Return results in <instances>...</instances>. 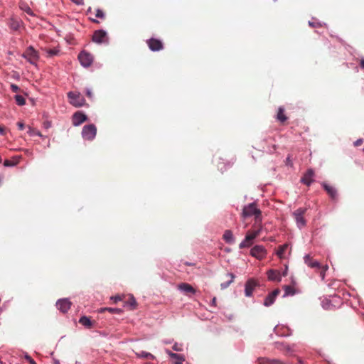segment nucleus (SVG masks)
<instances>
[{
    "instance_id": "obj_1",
    "label": "nucleus",
    "mask_w": 364,
    "mask_h": 364,
    "mask_svg": "<svg viewBox=\"0 0 364 364\" xmlns=\"http://www.w3.org/2000/svg\"><path fill=\"white\" fill-rule=\"evenodd\" d=\"M242 216L243 218L255 216L256 223H260L262 221L261 210L257 208V204L255 202L244 206L242 212Z\"/></svg>"
},
{
    "instance_id": "obj_2",
    "label": "nucleus",
    "mask_w": 364,
    "mask_h": 364,
    "mask_svg": "<svg viewBox=\"0 0 364 364\" xmlns=\"http://www.w3.org/2000/svg\"><path fill=\"white\" fill-rule=\"evenodd\" d=\"M262 231V227H259L257 230H249L245 239L240 243L239 247L240 249L249 247L252 245L253 240L259 235Z\"/></svg>"
},
{
    "instance_id": "obj_3",
    "label": "nucleus",
    "mask_w": 364,
    "mask_h": 364,
    "mask_svg": "<svg viewBox=\"0 0 364 364\" xmlns=\"http://www.w3.org/2000/svg\"><path fill=\"white\" fill-rule=\"evenodd\" d=\"M22 57L26 59L31 64L36 65L39 58L38 52L32 46H29L22 54Z\"/></svg>"
},
{
    "instance_id": "obj_4",
    "label": "nucleus",
    "mask_w": 364,
    "mask_h": 364,
    "mask_svg": "<svg viewBox=\"0 0 364 364\" xmlns=\"http://www.w3.org/2000/svg\"><path fill=\"white\" fill-rule=\"evenodd\" d=\"M97 134V128L94 124L85 125L82 130V136L85 140L91 141L95 139Z\"/></svg>"
},
{
    "instance_id": "obj_5",
    "label": "nucleus",
    "mask_w": 364,
    "mask_h": 364,
    "mask_svg": "<svg viewBox=\"0 0 364 364\" xmlns=\"http://www.w3.org/2000/svg\"><path fill=\"white\" fill-rule=\"evenodd\" d=\"M68 97L70 104L76 107H82L85 104V100L79 92H69Z\"/></svg>"
},
{
    "instance_id": "obj_6",
    "label": "nucleus",
    "mask_w": 364,
    "mask_h": 364,
    "mask_svg": "<svg viewBox=\"0 0 364 364\" xmlns=\"http://www.w3.org/2000/svg\"><path fill=\"white\" fill-rule=\"evenodd\" d=\"M92 41L98 44L107 43L109 41V38L105 31L97 30L95 31L92 36Z\"/></svg>"
},
{
    "instance_id": "obj_7",
    "label": "nucleus",
    "mask_w": 364,
    "mask_h": 364,
    "mask_svg": "<svg viewBox=\"0 0 364 364\" xmlns=\"http://www.w3.org/2000/svg\"><path fill=\"white\" fill-rule=\"evenodd\" d=\"M78 60L82 66L88 68L93 62V57L90 53L86 51H82L78 55Z\"/></svg>"
},
{
    "instance_id": "obj_8",
    "label": "nucleus",
    "mask_w": 364,
    "mask_h": 364,
    "mask_svg": "<svg viewBox=\"0 0 364 364\" xmlns=\"http://www.w3.org/2000/svg\"><path fill=\"white\" fill-rule=\"evenodd\" d=\"M250 255L261 260L264 259L267 255V250L262 245H255L250 250Z\"/></svg>"
},
{
    "instance_id": "obj_9",
    "label": "nucleus",
    "mask_w": 364,
    "mask_h": 364,
    "mask_svg": "<svg viewBox=\"0 0 364 364\" xmlns=\"http://www.w3.org/2000/svg\"><path fill=\"white\" fill-rule=\"evenodd\" d=\"M279 293L280 290L279 289H276L269 293L264 299L263 303L264 306L267 307L272 306L274 303L276 298L279 294Z\"/></svg>"
},
{
    "instance_id": "obj_10",
    "label": "nucleus",
    "mask_w": 364,
    "mask_h": 364,
    "mask_svg": "<svg viewBox=\"0 0 364 364\" xmlns=\"http://www.w3.org/2000/svg\"><path fill=\"white\" fill-rule=\"evenodd\" d=\"M72 303L68 299H60L56 302L57 308L63 313H66L70 309Z\"/></svg>"
},
{
    "instance_id": "obj_11",
    "label": "nucleus",
    "mask_w": 364,
    "mask_h": 364,
    "mask_svg": "<svg viewBox=\"0 0 364 364\" xmlns=\"http://www.w3.org/2000/svg\"><path fill=\"white\" fill-rule=\"evenodd\" d=\"M146 43L149 49L152 51H159L163 49V43L160 40L150 38Z\"/></svg>"
},
{
    "instance_id": "obj_12",
    "label": "nucleus",
    "mask_w": 364,
    "mask_h": 364,
    "mask_svg": "<svg viewBox=\"0 0 364 364\" xmlns=\"http://www.w3.org/2000/svg\"><path fill=\"white\" fill-rule=\"evenodd\" d=\"M267 276L269 281L280 282L282 281V274L281 272L276 269H269L267 272Z\"/></svg>"
},
{
    "instance_id": "obj_13",
    "label": "nucleus",
    "mask_w": 364,
    "mask_h": 364,
    "mask_svg": "<svg viewBox=\"0 0 364 364\" xmlns=\"http://www.w3.org/2000/svg\"><path fill=\"white\" fill-rule=\"evenodd\" d=\"M86 120V115L80 112H75L73 116V124L75 127L80 125Z\"/></svg>"
},
{
    "instance_id": "obj_14",
    "label": "nucleus",
    "mask_w": 364,
    "mask_h": 364,
    "mask_svg": "<svg viewBox=\"0 0 364 364\" xmlns=\"http://www.w3.org/2000/svg\"><path fill=\"white\" fill-rule=\"evenodd\" d=\"M303 213L304 211L301 209H298L293 213L296 225L299 228L305 225V220L303 218Z\"/></svg>"
},
{
    "instance_id": "obj_15",
    "label": "nucleus",
    "mask_w": 364,
    "mask_h": 364,
    "mask_svg": "<svg viewBox=\"0 0 364 364\" xmlns=\"http://www.w3.org/2000/svg\"><path fill=\"white\" fill-rule=\"evenodd\" d=\"M257 286V283L253 279H249L245 287V294L246 296H251L253 291L255 290V287Z\"/></svg>"
},
{
    "instance_id": "obj_16",
    "label": "nucleus",
    "mask_w": 364,
    "mask_h": 364,
    "mask_svg": "<svg viewBox=\"0 0 364 364\" xmlns=\"http://www.w3.org/2000/svg\"><path fill=\"white\" fill-rule=\"evenodd\" d=\"M323 186L325 191H326V193H328V195L329 196V197L332 200L337 199V196H338L337 190L333 186H331L329 184L324 183L323 184Z\"/></svg>"
},
{
    "instance_id": "obj_17",
    "label": "nucleus",
    "mask_w": 364,
    "mask_h": 364,
    "mask_svg": "<svg viewBox=\"0 0 364 364\" xmlns=\"http://www.w3.org/2000/svg\"><path fill=\"white\" fill-rule=\"evenodd\" d=\"M165 352L170 356V358L175 360L174 364H182L185 360V358L182 355L173 353L168 349H165Z\"/></svg>"
},
{
    "instance_id": "obj_18",
    "label": "nucleus",
    "mask_w": 364,
    "mask_h": 364,
    "mask_svg": "<svg viewBox=\"0 0 364 364\" xmlns=\"http://www.w3.org/2000/svg\"><path fill=\"white\" fill-rule=\"evenodd\" d=\"M314 174V171L311 169L308 170L304 176L301 178V182L306 184V186H310L313 181Z\"/></svg>"
},
{
    "instance_id": "obj_19",
    "label": "nucleus",
    "mask_w": 364,
    "mask_h": 364,
    "mask_svg": "<svg viewBox=\"0 0 364 364\" xmlns=\"http://www.w3.org/2000/svg\"><path fill=\"white\" fill-rule=\"evenodd\" d=\"M223 240L228 244H232L235 242V237L231 230H227L224 232Z\"/></svg>"
},
{
    "instance_id": "obj_20",
    "label": "nucleus",
    "mask_w": 364,
    "mask_h": 364,
    "mask_svg": "<svg viewBox=\"0 0 364 364\" xmlns=\"http://www.w3.org/2000/svg\"><path fill=\"white\" fill-rule=\"evenodd\" d=\"M178 289L186 293L195 294L196 292L195 289L192 287V286L187 283L180 284L178 285Z\"/></svg>"
},
{
    "instance_id": "obj_21",
    "label": "nucleus",
    "mask_w": 364,
    "mask_h": 364,
    "mask_svg": "<svg viewBox=\"0 0 364 364\" xmlns=\"http://www.w3.org/2000/svg\"><path fill=\"white\" fill-rule=\"evenodd\" d=\"M283 289L284 291V294L283 295V297H287L289 296H294L296 294L297 291L294 287L284 285L283 287Z\"/></svg>"
},
{
    "instance_id": "obj_22",
    "label": "nucleus",
    "mask_w": 364,
    "mask_h": 364,
    "mask_svg": "<svg viewBox=\"0 0 364 364\" xmlns=\"http://www.w3.org/2000/svg\"><path fill=\"white\" fill-rule=\"evenodd\" d=\"M304 259L305 264L311 268L318 267V262L316 260L313 261L310 255H306L304 257Z\"/></svg>"
},
{
    "instance_id": "obj_23",
    "label": "nucleus",
    "mask_w": 364,
    "mask_h": 364,
    "mask_svg": "<svg viewBox=\"0 0 364 364\" xmlns=\"http://www.w3.org/2000/svg\"><path fill=\"white\" fill-rule=\"evenodd\" d=\"M19 8H20L21 10H22L24 12H26L29 16H34V14H33V11L31 10L30 6L26 3L21 2L19 4Z\"/></svg>"
},
{
    "instance_id": "obj_24",
    "label": "nucleus",
    "mask_w": 364,
    "mask_h": 364,
    "mask_svg": "<svg viewBox=\"0 0 364 364\" xmlns=\"http://www.w3.org/2000/svg\"><path fill=\"white\" fill-rule=\"evenodd\" d=\"M79 323L80 324H82V326H84L85 327L88 328H90L92 326V323L91 320L90 319V318H88L87 316H82L80 318Z\"/></svg>"
},
{
    "instance_id": "obj_25",
    "label": "nucleus",
    "mask_w": 364,
    "mask_h": 364,
    "mask_svg": "<svg viewBox=\"0 0 364 364\" xmlns=\"http://www.w3.org/2000/svg\"><path fill=\"white\" fill-rule=\"evenodd\" d=\"M288 244H284L279 247L276 254L280 259H283L285 257V252L288 248Z\"/></svg>"
},
{
    "instance_id": "obj_26",
    "label": "nucleus",
    "mask_w": 364,
    "mask_h": 364,
    "mask_svg": "<svg viewBox=\"0 0 364 364\" xmlns=\"http://www.w3.org/2000/svg\"><path fill=\"white\" fill-rule=\"evenodd\" d=\"M333 300L328 299H324L322 301V306L323 309L326 310H331L333 308H335V305L332 304Z\"/></svg>"
},
{
    "instance_id": "obj_27",
    "label": "nucleus",
    "mask_w": 364,
    "mask_h": 364,
    "mask_svg": "<svg viewBox=\"0 0 364 364\" xmlns=\"http://www.w3.org/2000/svg\"><path fill=\"white\" fill-rule=\"evenodd\" d=\"M136 355L137 358H149L152 360L155 359V356L153 354L146 351L136 353Z\"/></svg>"
},
{
    "instance_id": "obj_28",
    "label": "nucleus",
    "mask_w": 364,
    "mask_h": 364,
    "mask_svg": "<svg viewBox=\"0 0 364 364\" xmlns=\"http://www.w3.org/2000/svg\"><path fill=\"white\" fill-rule=\"evenodd\" d=\"M284 109L283 107H280L278 109V112L277 115V119L281 122H284L287 120V117L284 114Z\"/></svg>"
},
{
    "instance_id": "obj_29",
    "label": "nucleus",
    "mask_w": 364,
    "mask_h": 364,
    "mask_svg": "<svg viewBox=\"0 0 364 364\" xmlns=\"http://www.w3.org/2000/svg\"><path fill=\"white\" fill-rule=\"evenodd\" d=\"M228 276L230 277V280H229V281H228V282H223V283H222V284H220V287H221V289H225L228 288V287L230 286V284L231 283H232V282H233V281H234L235 276H234V274H232V273H228Z\"/></svg>"
},
{
    "instance_id": "obj_30",
    "label": "nucleus",
    "mask_w": 364,
    "mask_h": 364,
    "mask_svg": "<svg viewBox=\"0 0 364 364\" xmlns=\"http://www.w3.org/2000/svg\"><path fill=\"white\" fill-rule=\"evenodd\" d=\"M45 51L46 52L47 55L48 57H53L55 55H58L60 52V50L58 48H54L51 49H45Z\"/></svg>"
},
{
    "instance_id": "obj_31",
    "label": "nucleus",
    "mask_w": 364,
    "mask_h": 364,
    "mask_svg": "<svg viewBox=\"0 0 364 364\" xmlns=\"http://www.w3.org/2000/svg\"><path fill=\"white\" fill-rule=\"evenodd\" d=\"M136 301L135 299L132 296L128 301L125 303L124 306H129L130 309H134L136 308Z\"/></svg>"
},
{
    "instance_id": "obj_32",
    "label": "nucleus",
    "mask_w": 364,
    "mask_h": 364,
    "mask_svg": "<svg viewBox=\"0 0 364 364\" xmlns=\"http://www.w3.org/2000/svg\"><path fill=\"white\" fill-rule=\"evenodd\" d=\"M28 134L30 136H38L40 137H43V135L41 134V133L38 130L33 129L31 127H28Z\"/></svg>"
},
{
    "instance_id": "obj_33",
    "label": "nucleus",
    "mask_w": 364,
    "mask_h": 364,
    "mask_svg": "<svg viewBox=\"0 0 364 364\" xmlns=\"http://www.w3.org/2000/svg\"><path fill=\"white\" fill-rule=\"evenodd\" d=\"M15 100H16V104L19 106L24 105L26 103V100H25L24 97L19 95H16L15 96Z\"/></svg>"
},
{
    "instance_id": "obj_34",
    "label": "nucleus",
    "mask_w": 364,
    "mask_h": 364,
    "mask_svg": "<svg viewBox=\"0 0 364 364\" xmlns=\"http://www.w3.org/2000/svg\"><path fill=\"white\" fill-rule=\"evenodd\" d=\"M10 28L13 30H17L19 28V22L14 19H11Z\"/></svg>"
},
{
    "instance_id": "obj_35",
    "label": "nucleus",
    "mask_w": 364,
    "mask_h": 364,
    "mask_svg": "<svg viewBox=\"0 0 364 364\" xmlns=\"http://www.w3.org/2000/svg\"><path fill=\"white\" fill-rule=\"evenodd\" d=\"M173 350L175 351H182V345L175 343L174 345L173 346Z\"/></svg>"
},
{
    "instance_id": "obj_36",
    "label": "nucleus",
    "mask_w": 364,
    "mask_h": 364,
    "mask_svg": "<svg viewBox=\"0 0 364 364\" xmlns=\"http://www.w3.org/2000/svg\"><path fill=\"white\" fill-rule=\"evenodd\" d=\"M97 18H103L105 17V14L101 9H97L96 10V14Z\"/></svg>"
},
{
    "instance_id": "obj_37",
    "label": "nucleus",
    "mask_w": 364,
    "mask_h": 364,
    "mask_svg": "<svg viewBox=\"0 0 364 364\" xmlns=\"http://www.w3.org/2000/svg\"><path fill=\"white\" fill-rule=\"evenodd\" d=\"M16 163H12L9 160H5L4 161V165L5 166H15Z\"/></svg>"
},
{
    "instance_id": "obj_38",
    "label": "nucleus",
    "mask_w": 364,
    "mask_h": 364,
    "mask_svg": "<svg viewBox=\"0 0 364 364\" xmlns=\"http://www.w3.org/2000/svg\"><path fill=\"white\" fill-rule=\"evenodd\" d=\"M51 127V122L49 121H46L43 123V127L45 129H49Z\"/></svg>"
},
{
    "instance_id": "obj_39",
    "label": "nucleus",
    "mask_w": 364,
    "mask_h": 364,
    "mask_svg": "<svg viewBox=\"0 0 364 364\" xmlns=\"http://www.w3.org/2000/svg\"><path fill=\"white\" fill-rule=\"evenodd\" d=\"M287 273H288V267H287V265H286L284 270L282 272H281L282 277H286L287 275Z\"/></svg>"
},
{
    "instance_id": "obj_40",
    "label": "nucleus",
    "mask_w": 364,
    "mask_h": 364,
    "mask_svg": "<svg viewBox=\"0 0 364 364\" xmlns=\"http://www.w3.org/2000/svg\"><path fill=\"white\" fill-rule=\"evenodd\" d=\"M17 126H18V129H19L20 130L23 129H24V127H25L24 124H23V122H18L17 123Z\"/></svg>"
},
{
    "instance_id": "obj_41",
    "label": "nucleus",
    "mask_w": 364,
    "mask_h": 364,
    "mask_svg": "<svg viewBox=\"0 0 364 364\" xmlns=\"http://www.w3.org/2000/svg\"><path fill=\"white\" fill-rule=\"evenodd\" d=\"M111 299H112L114 302H117V301H120L122 299H121L120 296H112Z\"/></svg>"
},
{
    "instance_id": "obj_42",
    "label": "nucleus",
    "mask_w": 364,
    "mask_h": 364,
    "mask_svg": "<svg viewBox=\"0 0 364 364\" xmlns=\"http://www.w3.org/2000/svg\"><path fill=\"white\" fill-rule=\"evenodd\" d=\"M11 88L13 92H18V89H19L16 85H14V84L11 85Z\"/></svg>"
},
{
    "instance_id": "obj_43",
    "label": "nucleus",
    "mask_w": 364,
    "mask_h": 364,
    "mask_svg": "<svg viewBox=\"0 0 364 364\" xmlns=\"http://www.w3.org/2000/svg\"><path fill=\"white\" fill-rule=\"evenodd\" d=\"M26 359L28 360L31 364H36V362L29 355H26Z\"/></svg>"
},
{
    "instance_id": "obj_44",
    "label": "nucleus",
    "mask_w": 364,
    "mask_h": 364,
    "mask_svg": "<svg viewBox=\"0 0 364 364\" xmlns=\"http://www.w3.org/2000/svg\"><path fill=\"white\" fill-rule=\"evenodd\" d=\"M318 23L317 22H315V21H309V25L311 26V27H316Z\"/></svg>"
},
{
    "instance_id": "obj_45",
    "label": "nucleus",
    "mask_w": 364,
    "mask_h": 364,
    "mask_svg": "<svg viewBox=\"0 0 364 364\" xmlns=\"http://www.w3.org/2000/svg\"><path fill=\"white\" fill-rule=\"evenodd\" d=\"M107 310L109 311L111 313L119 312L120 311V310L118 309H112V308H108V309H107Z\"/></svg>"
},
{
    "instance_id": "obj_46",
    "label": "nucleus",
    "mask_w": 364,
    "mask_h": 364,
    "mask_svg": "<svg viewBox=\"0 0 364 364\" xmlns=\"http://www.w3.org/2000/svg\"><path fill=\"white\" fill-rule=\"evenodd\" d=\"M86 95H87V97H89L90 98H92V91L90 89H87L86 90Z\"/></svg>"
},
{
    "instance_id": "obj_47",
    "label": "nucleus",
    "mask_w": 364,
    "mask_h": 364,
    "mask_svg": "<svg viewBox=\"0 0 364 364\" xmlns=\"http://www.w3.org/2000/svg\"><path fill=\"white\" fill-rule=\"evenodd\" d=\"M73 2H75L77 5H80L82 4V1L81 0H72Z\"/></svg>"
},
{
    "instance_id": "obj_48",
    "label": "nucleus",
    "mask_w": 364,
    "mask_h": 364,
    "mask_svg": "<svg viewBox=\"0 0 364 364\" xmlns=\"http://www.w3.org/2000/svg\"><path fill=\"white\" fill-rule=\"evenodd\" d=\"M211 304L213 306H215L216 305V298L215 297L213 298L212 301H211Z\"/></svg>"
},
{
    "instance_id": "obj_49",
    "label": "nucleus",
    "mask_w": 364,
    "mask_h": 364,
    "mask_svg": "<svg viewBox=\"0 0 364 364\" xmlns=\"http://www.w3.org/2000/svg\"><path fill=\"white\" fill-rule=\"evenodd\" d=\"M265 361H266L265 358H259V364H264Z\"/></svg>"
},
{
    "instance_id": "obj_50",
    "label": "nucleus",
    "mask_w": 364,
    "mask_h": 364,
    "mask_svg": "<svg viewBox=\"0 0 364 364\" xmlns=\"http://www.w3.org/2000/svg\"><path fill=\"white\" fill-rule=\"evenodd\" d=\"M4 132V127L0 125V135L3 134Z\"/></svg>"
},
{
    "instance_id": "obj_51",
    "label": "nucleus",
    "mask_w": 364,
    "mask_h": 364,
    "mask_svg": "<svg viewBox=\"0 0 364 364\" xmlns=\"http://www.w3.org/2000/svg\"><path fill=\"white\" fill-rule=\"evenodd\" d=\"M360 65L362 68L364 69V60H360Z\"/></svg>"
},
{
    "instance_id": "obj_52",
    "label": "nucleus",
    "mask_w": 364,
    "mask_h": 364,
    "mask_svg": "<svg viewBox=\"0 0 364 364\" xmlns=\"http://www.w3.org/2000/svg\"><path fill=\"white\" fill-rule=\"evenodd\" d=\"M271 362L274 363H280V362L279 360H272Z\"/></svg>"
},
{
    "instance_id": "obj_53",
    "label": "nucleus",
    "mask_w": 364,
    "mask_h": 364,
    "mask_svg": "<svg viewBox=\"0 0 364 364\" xmlns=\"http://www.w3.org/2000/svg\"><path fill=\"white\" fill-rule=\"evenodd\" d=\"M360 143H361V140H358V141L355 142V145H356V146H358V145H359Z\"/></svg>"
},
{
    "instance_id": "obj_54",
    "label": "nucleus",
    "mask_w": 364,
    "mask_h": 364,
    "mask_svg": "<svg viewBox=\"0 0 364 364\" xmlns=\"http://www.w3.org/2000/svg\"><path fill=\"white\" fill-rule=\"evenodd\" d=\"M165 344H169L171 343V341H163Z\"/></svg>"
},
{
    "instance_id": "obj_55",
    "label": "nucleus",
    "mask_w": 364,
    "mask_h": 364,
    "mask_svg": "<svg viewBox=\"0 0 364 364\" xmlns=\"http://www.w3.org/2000/svg\"><path fill=\"white\" fill-rule=\"evenodd\" d=\"M292 283L294 284H295V282L294 280L292 279Z\"/></svg>"
},
{
    "instance_id": "obj_56",
    "label": "nucleus",
    "mask_w": 364,
    "mask_h": 364,
    "mask_svg": "<svg viewBox=\"0 0 364 364\" xmlns=\"http://www.w3.org/2000/svg\"><path fill=\"white\" fill-rule=\"evenodd\" d=\"M337 299V297H336V296L333 297V300H334V299Z\"/></svg>"
},
{
    "instance_id": "obj_57",
    "label": "nucleus",
    "mask_w": 364,
    "mask_h": 364,
    "mask_svg": "<svg viewBox=\"0 0 364 364\" xmlns=\"http://www.w3.org/2000/svg\"><path fill=\"white\" fill-rule=\"evenodd\" d=\"M1 162V159L0 158V163Z\"/></svg>"
}]
</instances>
